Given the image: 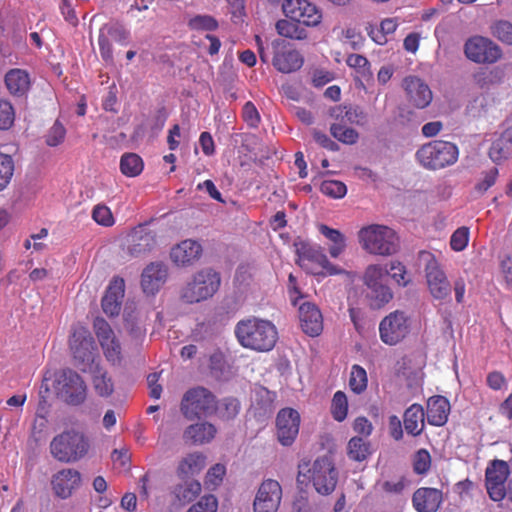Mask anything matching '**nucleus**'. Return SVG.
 <instances>
[{
  "label": "nucleus",
  "instance_id": "9",
  "mask_svg": "<svg viewBox=\"0 0 512 512\" xmlns=\"http://www.w3.org/2000/svg\"><path fill=\"white\" fill-rule=\"evenodd\" d=\"M69 347L75 365L83 372L92 371L95 363V346L89 330L83 326H75L69 340Z\"/></svg>",
  "mask_w": 512,
  "mask_h": 512
},
{
  "label": "nucleus",
  "instance_id": "45",
  "mask_svg": "<svg viewBox=\"0 0 512 512\" xmlns=\"http://www.w3.org/2000/svg\"><path fill=\"white\" fill-rule=\"evenodd\" d=\"M348 413V400L344 392L337 391L331 402V414L333 418L342 422L346 419Z\"/></svg>",
  "mask_w": 512,
  "mask_h": 512
},
{
  "label": "nucleus",
  "instance_id": "16",
  "mask_svg": "<svg viewBox=\"0 0 512 512\" xmlns=\"http://www.w3.org/2000/svg\"><path fill=\"white\" fill-rule=\"evenodd\" d=\"M282 500V487L274 479L264 480L258 488L254 502V512H277Z\"/></svg>",
  "mask_w": 512,
  "mask_h": 512
},
{
  "label": "nucleus",
  "instance_id": "44",
  "mask_svg": "<svg viewBox=\"0 0 512 512\" xmlns=\"http://www.w3.org/2000/svg\"><path fill=\"white\" fill-rule=\"evenodd\" d=\"M15 163L12 156L0 153V192L7 188L12 180Z\"/></svg>",
  "mask_w": 512,
  "mask_h": 512
},
{
  "label": "nucleus",
  "instance_id": "15",
  "mask_svg": "<svg viewBox=\"0 0 512 512\" xmlns=\"http://www.w3.org/2000/svg\"><path fill=\"white\" fill-rule=\"evenodd\" d=\"M299 265L313 275H336L342 272L333 265L320 248H306L299 254Z\"/></svg>",
  "mask_w": 512,
  "mask_h": 512
},
{
  "label": "nucleus",
  "instance_id": "21",
  "mask_svg": "<svg viewBox=\"0 0 512 512\" xmlns=\"http://www.w3.org/2000/svg\"><path fill=\"white\" fill-rule=\"evenodd\" d=\"M202 255L201 244L193 239H186L172 247L170 259L177 267H189Z\"/></svg>",
  "mask_w": 512,
  "mask_h": 512
},
{
  "label": "nucleus",
  "instance_id": "1",
  "mask_svg": "<svg viewBox=\"0 0 512 512\" xmlns=\"http://www.w3.org/2000/svg\"><path fill=\"white\" fill-rule=\"evenodd\" d=\"M235 335L241 346L258 352L272 350L278 339L276 326L258 317L240 320L236 324Z\"/></svg>",
  "mask_w": 512,
  "mask_h": 512
},
{
  "label": "nucleus",
  "instance_id": "38",
  "mask_svg": "<svg viewBox=\"0 0 512 512\" xmlns=\"http://www.w3.org/2000/svg\"><path fill=\"white\" fill-rule=\"evenodd\" d=\"M90 372L93 373V386L97 394L102 397L110 396L114 391V384L107 372L100 368L98 364H95Z\"/></svg>",
  "mask_w": 512,
  "mask_h": 512
},
{
  "label": "nucleus",
  "instance_id": "46",
  "mask_svg": "<svg viewBox=\"0 0 512 512\" xmlns=\"http://www.w3.org/2000/svg\"><path fill=\"white\" fill-rule=\"evenodd\" d=\"M367 383L368 379L365 369L359 365H353L349 379L351 390L356 394H360L366 390Z\"/></svg>",
  "mask_w": 512,
  "mask_h": 512
},
{
  "label": "nucleus",
  "instance_id": "32",
  "mask_svg": "<svg viewBox=\"0 0 512 512\" xmlns=\"http://www.w3.org/2000/svg\"><path fill=\"white\" fill-rule=\"evenodd\" d=\"M217 433L216 427L209 422H199L189 425L183 437L193 444L202 445L211 442Z\"/></svg>",
  "mask_w": 512,
  "mask_h": 512
},
{
  "label": "nucleus",
  "instance_id": "4",
  "mask_svg": "<svg viewBox=\"0 0 512 512\" xmlns=\"http://www.w3.org/2000/svg\"><path fill=\"white\" fill-rule=\"evenodd\" d=\"M361 247L368 253L390 256L398 250L399 241L395 231L388 226L372 224L358 232Z\"/></svg>",
  "mask_w": 512,
  "mask_h": 512
},
{
  "label": "nucleus",
  "instance_id": "33",
  "mask_svg": "<svg viewBox=\"0 0 512 512\" xmlns=\"http://www.w3.org/2000/svg\"><path fill=\"white\" fill-rule=\"evenodd\" d=\"M399 22L396 18H385L380 24L368 25L366 31L370 38L378 45H385L395 33Z\"/></svg>",
  "mask_w": 512,
  "mask_h": 512
},
{
  "label": "nucleus",
  "instance_id": "24",
  "mask_svg": "<svg viewBox=\"0 0 512 512\" xmlns=\"http://www.w3.org/2000/svg\"><path fill=\"white\" fill-rule=\"evenodd\" d=\"M168 268L162 262H152L145 267L141 276V286L148 295H153L159 291L166 282Z\"/></svg>",
  "mask_w": 512,
  "mask_h": 512
},
{
  "label": "nucleus",
  "instance_id": "51",
  "mask_svg": "<svg viewBox=\"0 0 512 512\" xmlns=\"http://www.w3.org/2000/svg\"><path fill=\"white\" fill-rule=\"evenodd\" d=\"M15 121V110L10 101L0 98V130H8Z\"/></svg>",
  "mask_w": 512,
  "mask_h": 512
},
{
  "label": "nucleus",
  "instance_id": "48",
  "mask_svg": "<svg viewBox=\"0 0 512 512\" xmlns=\"http://www.w3.org/2000/svg\"><path fill=\"white\" fill-rule=\"evenodd\" d=\"M320 190L323 194L335 199L343 198L347 193L346 185L338 180L323 181Z\"/></svg>",
  "mask_w": 512,
  "mask_h": 512
},
{
  "label": "nucleus",
  "instance_id": "37",
  "mask_svg": "<svg viewBox=\"0 0 512 512\" xmlns=\"http://www.w3.org/2000/svg\"><path fill=\"white\" fill-rule=\"evenodd\" d=\"M201 484L194 479H185L173 489V495L182 504L189 503L196 499L201 493Z\"/></svg>",
  "mask_w": 512,
  "mask_h": 512
},
{
  "label": "nucleus",
  "instance_id": "59",
  "mask_svg": "<svg viewBox=\"0 0 512 512\" xmlns=\"http://www.w3.org/2000/svg\"><path fill=\"white\" fill-rule=\"evenodd\" d=\"M431 465V457L428 451L421 449L414 456V470L418 474L426 473Z\"/></svg>",
  "mask_w": 512,
  "mask_h": 512
},
{
  "label": "nucleus",
  "instance_id": "3",
  "mask_svg": "<svg viewBox=\"0 0 512 512\" xmlns=\"http://www.w3.org/2000/svg\"><path fill=\"white\" fill-rule=\"evenodd\" d=\"M299 484L311 483L317 493L328 495L332 493L337 483V472L328 457L316 459L311 465H299L297 476Z\"/></svg>",
  "mask_w": 512,
  "mask_h": 512
},
{
  "label": "nucleus",
  "instance_id": "20",
  "mask_svg": "<svg viewBox=\"0 0 512 512\" xmlns=\"http://www.w3.org/2000/svg\"><path fill=\"white\" fill-rule=\"evenodd\" d=\"M300 427V414L292 408L281 409L276 417V435L283 446H290L296 439Z\"/></svg>",
  "mask_w": 512,
  "mask_h": 512
},
{
  "label": "nucleus",
  "instance_id": "27",
  "mask_svg": "<svg viewBox=\"0 0 512 512\" xmlns=\"http://www.w3.org/2000/svg\"><path fill=\"white\" fill-rule=\"evenodd\" d=\"M125 284L120 278L113 279L102 299L103 312L108 316L118 315L124 297Z\"/></svg>",
  "mask_w": 512,
  "mask_h": 512
},
{
  "label": "nucleus",
  "instance_id": "47",
  "mask_svg": "<svg viewBox=\"0 0 512 512\" xmlns=\"http://www.w3.org/2000/svg\"><path fill=\"white\" fill-rule=\"evenodd\" d=\"M330 131L334 138L348 145L356 143L359 138V134L355 129L342 124H332Z\"/></svg>",
  "mask_w": 512,
  "mask_h": 512
},
{
  "label": "nucleus",
  "instance_id": "53",
  "mask_svg": "<svg viewBox=\"0 0 512 512\" xmlns=\"http://www.w3.org/2000/svg\"><path fill=\"white\" fill-rule=\"evenodd\" d=\"M188 25L196 31H213L218 27V22L209 15H196L189 20Z\"/></svg>",
  "mask_w": 512,
  "mask_h": 512
},
{
  "label": "nucleus",
  "instance_id": "31",
  "mask_svg": "<svg viewBox=\"0 0 512 512\" xmlns=\"http://www.w3.org/2000/svg\"><path fill=\"white\" fill-rule=\"evenodd\" d=\"M303 63L302 54L295 49L277 51L273 57V65L281 73L295 72L303 66Z\"/></svg>",
  "mask_w": 512,
  "mask_h": 512
},
{
  "label": "nucleus",
  "instance_id": "63",
  "mask_svg": "<svg viewBox=\"0 0 512 512\" xmlns=\"http://www.w3.org/2000/svg\"><path fill=\"white\" fill-rule=\"evenodd\" d=\"M501 72L499 69L495 68L489 73L486 72H479L474 76V79L477 84H479L481 87H484L487 84L496 83L501 81Z\"/></svg>",
  "mask_w": 512,
  "mask_h": 512
},
{
  "label": "nucleus",
  "instance_id": "55",
  "mask_svg": "<svg viewBox=\"0 0 512 512\" xmlns=\"http://www.w3.org/2000/svg\"><path fill=\"white\" fill-rule=\"evenodd\" d=\"M342 120L359 126H364L368 122L367 113L360 107H349L345 110Z\"/></svg>",
  "mask_w": 512,
  "mask_h": 512
},
{
  "label": "nucleus",
  "instance_id": "17",
  "mask_svg": "<svg viewBox=\"0 0 512 512\" xmlns=\"http://www.w3.org/2000/svg\"><path fill=\"white\" fill-rule=\"evenodd\" d=\"M510 474L507 462L494 460L486 469V489L493 501H501L506 496L505 483Z\"/></svg>",
  "mask_w": 512,
  "mask_h": 512
},
{
  "label": "nucleus",
  "instance_id": "58",
  "mask_svg": "<svg viewBox=\"0 0 512 512\" xmlns=\"http://www.w3.org/2000/svg\"><path fill=\"white\" fill-rule=\"evenodd\" d=\"M66 135V129L58 120L50 128L47 136L46 143L51 147H55L63 142Z\"/></svg>",
  "mask_w": 512,
  "mask_h": 512
},
{
  "label": "nucleus",
  "instance_id": "52",
  "mask_svg": "<svg viewBox=\"0 0 512 512\" xmlns=\"http://www.w3.org/2000/svg\"><path fill=\"white\" fill-rule=\"evenodd\" d=\"M469 239V228L465 226L459 227L450 237V247L455 252H461L468 246Z\"/></svg>",
  "mask_w": 512,
  "mask_h": 512
},
{
  "label": "nucleus",
  "instance_id": "35",
  "mask_svg": "<svg viewBox=\"0 0 512 512\" xmlns=\"http://www.w3.org/2000/svg\"><path fill=\"white\" fill-rule=\"evenodd\" d=\"M5 83L13 95H23L30 87L29 74L22 69H12L5 76Z\"/></svg>",
  "mask_w": 512,
  "mask_h": 512
},
{
  "label": "nucleus",
  "instance_id": "29",
  "mask_svg": "<svg viewBox=\"0 0 512 512\" xmlns=\"http://www.w3.org/2000/svg\"><path fill=\"white\" fill-rule=\"evenodd\" d=\"M512 154V126L496 135L489 149V158L494 163H500Z\"/></svg>",
  "mask_w": 512,
  "mask_h": 512
},
{
  "label": "nucleus",
  "instance_id": "18",
  "mask_svg": "<svg viewBox=\"0 0 512 512\" xmlns=\"http://www.w3.org/2000/svg\"><path fill=\"white\" fill-rule=\"evenodd\" d=\"M156 235L145 226L134 228L126 237L124 250L131 257H141L156 247Z\"/></svg>",
  "mask_w": 512,
  "mask_h": 512
},
{
  "label": "nucleus",
  "instance_id": "62",
  "mask_svg": "<svg viewBox=\"0 0 512 512\" xmlns=\"http://www.w3.org/2000/svg\"><path fill=\"white\" fill-rule=\"evenodd\" d=\"M498 177V169L491 168L483 174L482 179L477 183L476 190L480 193L486 192L490 187H492L496 179Z\"/></svg>",
  "mask_w": 512,
  "mask_h": 512
},
{
  "label": "nucleus",
  "instance_id": "43",
  "mask_svg": "<svg viewBox=\"0 0 512 512\" xmlns=\"http://www.w3.org/2000/svg\"><path fill=\"white\" fill-rule=\"evenodd\" d=\"M387 275L388 270L385 266L380 264H371L364 272L363 282L366 287L384 284V280Z\"/></svg>",
  "mask_w": 512,
  "mask_h": 512
},
{
  "label": "nucleus",
  "instance_id": "7",
  "mask_svg": "<svg viewBox=\"0 0 512 512\" xmlns=\"http://www.w3.org/2000/svg\"><path fill=\"white\" fill-rule=\"evenodd\" d=\"M412 329V319L403 310H395L379 323V338L388 345L395 346L406 339Z\"/></svg>",
  "mask_w": 512,
  "mask_h": 512
},
{
  "label": "nucleus",
  "instance_id": "49",
  "mask_svg": "<svg viewBox=\"0 0 512 512\" xmlns=\"http://www.w3.org/2000/svg\"><path fill=\"white\" fill-rule=\"evenodd\" d=\"M346 63L349 67L355 69L362 77L372 76L370 63L366 57L360 54H351L347 57Z\"/></svg>",
  "mask_w": 512,
  "mask_h": 512
},
{
  "label": "nucleus",
  "instance_id": "11",
  "mask_svg": "<svg viewBox=\"0 0 512 512\" xmlns=\"http://www.w3.org/2000/svg\"><path fill=\"white\" fill-rule=\"evenodd\" d=\"M464 54L472 62L493 64L501 58L502 51L491 39L476 35L466 40Z\"/></svg>",
  "mask_w": 512,
  "mask_h": 512
},
{
  "label": "nucleus",
  "instance_id": "2",
  "mask_svg": "<svg viewBox=\"0 0 512 512\" xmlns=\"http://www.w3.org/2000/svg\"><path fill=\"white\" fill-rule=\"evenodd\" d=\"M221 286L220 273L211 268L204 267L197 270L183 285L180 298L188 304H196L211 299Z\"/></svg>",
  "mask_w": 512,
  "mask_h": 512
},
{
  "label": "nucleus",
  "instance_id": "26",
  "mask_svg": "<svg viewBox=\"0 0 512 512\" xmlns=\"http://www.w3.org/2000/svg\"><path fill=\"white\" fill-rule=\"evenodd\" d=\"M443 501L442 492L436 488H419L412 498L417 512H436Z\"/></svg>",
  "mask_w": 512,
  "mask_h": 512
},
{
  "label": "nucleus",
  "instance_id": "50",
  "mask_svg": "<svg viewBox=\"0 0 512 512\" xmlns=\"http://www.w3.org/2000/svg\"><path fill=\"white\" fill-rule=\"evenodd\" d=\"M92 218L98 225L103 227H111L115 224V218L110 208L104 204L94 206Z\"/></svg>",
  "mask_w": 512,
  "mask_h": 512
},
{
  "label": "nucleus",
  "instance_id": "5",
  "mask_svg": "<svg viewBox=\"0 0 512 512\" xmlns=\"http://www.w3.org/2000/svg\"><path fill=\"white\" fill-rule=\"evenodd\" d=\"M415 156L419 164L424 168L438 170L456 163L459 157V150L451 142L435 140L421 146Z\"/></svg>",
  "mask_w": 512,
  "mask_h": 512
},
{
  "label": "nucleus",
  "instance_id": "36",
  "mask_svg": "<svg viewBox=\"0 0 512 512\" xmlns=\"http://www.w3.org/2000/svg\"><path fill=\"white\" fill-rule=\"evenodd\" d=\"M319 231L328 240V251L331 257L338 258L346 249V237L339 231L321 224Z\"/></svg>",
  "mask_w": 512,
  "mask_h": 512
},
{
  "label": "nucleus",
  "instance_id": "39",
  "mask_svg": "<svg viewBox=\"0 0 512 512\" xmlns=\"http://www.w3.org/2000/svg\"><path fill=\"white\" fill-rule=\"evenodd\" d=\"M276 31L280 36L294 40H305L308 37L307 31L300 27L298 22L291 19H281L277 21Z\"/></svg>",
  "mask_w": 512,
  "mask_h": 512
},
{
  "label": "nucleus",
  "instance_id": "64",
  "mask_svg": "<svg viewBox=\"0 0 512 512\" xmlns=\"http://www.w3.org/2000/svg\"><path fill=\"white\" fill-rule=\"evenodd\" d=\"M243 119L245 122L251 126L256 127L260 121L259 113L252 102L245 103L243 107Z\"/></svg>",
  "mask_w": 512,
  "mask_h": 512
},
{
  "label": "nucleus",
  "instance_id": "56",
  "mask_svg": "<svg viewBox=\"0 0 512 512\" xmlns=\"http://www.w3.org/2000/svg\"><path fill=\"white\" fill-rule=\"evenodd\" d=\"M223 419H232L239 412V402L234 398L223 399L220 405L217 404V411Z\"/></svg>",
  "mask_w": 512,
  "mask_h": 512
},
{
  "label": "nucleus",
  "instance_id": "19",
  "mask_svg": "<svg viewBox=\"0 0 512 512\" xmlns=\"http://www.w3.org/2000/svg\"><path fill=\"white\" fill-rule=\"evenodd\" d=\"M94 331L103 349L104 355L113 365L121 362V346L110 325L103 318H96Z\"/></svg>",
  "mask_w": 512,
  "mask_h": 512
},
{
  "label": "nucleus",
  "instance_id": "23",
  "mask_svg": "<svg viewBox=\"0 0 512 512\" xmlns=\"http://www.w3.org/2000/svg\"><path fill=\"white\" fill-rule=\"evenodd\" d=\"M302 330L309 336H318L323 330V316L312 302H303L298 309Z\"/></svg>",
  "mask_w": 512,
  "mask_h": 512
},
{
  "label": "nucleus",
  "instance_id": "22",
  "mask_svg": "<svg viewBox=\"0 0 512 512\" xmlns=\"http://www.w3.org/2000/svg\"><path fill=\"white\" fill-rule=\"evenodd\" d=\"M51 485L57 497L67 499L80 487L81 474L74 469H63L53 475Z\"/></svg>",
  "mask_w": 512,
  "mask_h": 512
},
{
  "label": "nucleus",
  "instance_id": "25",
  "mask_svg": "<svg viewBox=\"0 0 512 512\" xmlns=\"http://www.w3.org/2000/svg\"><path fill=\"white\" fill-rule=\"evenodd\" d=\"M404 89L409 97V100L417 108H425L432 101V92L428 85L420 78L409 76L404 79Z\"/></svg>",
  "mask_w": 512,
  "mask_h": 512
},
{
  "label": "nucleus",
  "instance_id": "6",
  "mask_svg": "<svg viewBox=\"0 0 512 512\" xmlns=\"http://www.w3.org/2000/svg\"><path fill=\"white\" fill-rule=\"evenodd\" d=\"M180 410L190 421L213 415L217 411L216 396L201 386L191 388L184 393Z\"/></svg>",
  "mask_w": 512,
  "mask_h": 512
},
{
  "label": "nucleus",
  "instance_id": "14",
  "mask_svg": "<svg viewBox=\"0 0 512 512\" xmlns=\"http://www.w3.org/2000/svg\"><path fill=\"white\" fill-rule=\"evenodd\" d=\"M130 31L120 23H107L99 30L98 45L101 57L106 62L113 60L112 41L126 46L129 43Z\"/></svg>",
  "mask_w": 512,
  "mask_h": 512
},
{
  "label": "nucleus",
  "instance_id": "42",
  "mask_svg": "<svg viewBox=\"0 0 512 512\" xmlns=\"http://www.w3.org/2000/svg\"><path fill=\"white\" fill-rule=\"evenodd\" d=\"M143 161L140 156L135 153H127L121 157L120 170L128 177H135L143 170Z\"/></svg>",
  "mask_w": 512,
  "mask_h": 512
},
{
  "label": "nucleus",
  "instance_id": "12",
  "mask_svg": "<svg viewBox=\"0 0 512 512\" xmlns=\"http://www.w3.org/2000/svg\"><path fill=\"white\" fill-rule=\"evenodd\" d=\"M282 10L286 17L307 27H316L322 21V11L307 0H284Z\"/></svg>",
  "mask_w": 512,
  "mask_h": 512
},
{
  "label": "nucleus",
  "instance_id": "10",
  "mask_svg": "<svg viewBox=\"0 0 512 512\" xmlns=\"http://www.w3.org/2000/svg\"><path fill=\"white\" fill-rule=\"evenodd\" d=\"M429 293L435 300H444L451 294V285L439 261L430 252H421Z\"/></svg>",
  "mask_w": 512,
  "mask_h": 512
},
{
  "label": "nucleus",
  "instance_id": "57",
  "mask_svg": "<svg viewBox=\"0 0 512 512\" xmlns=\"http://www.w3.org/2000/svg\"><path fill=\"white\" fill-rule=\"evenodd\" d=\"M218 501L214 495H205L186 512H217Z\"/></svg>",
  "mask_w": 512,
  "mask_h": 512
},
{
  "label": "nucleus",
  "instance_id": "30",
  "mask_svg": "<svg viewBox=\"0 0 512 512\" xmlns=\"http://www.w3.org/2000/svg\"><path fill=\"white\" fill-rule=\"evenodd\" d=\"M450 413V403L443 396H433L427 402V420L434 426L444 425Z\"/></svg>",
  "mask_w": 512,
  "mask_h": 512
},
{
  "label": "nucleus",
  "instance_id": "28",
  "mask_svg": "<svg viewBox=\"0 0 512 512\" xmlns=\"http://www.w3.org/2000/svg\"><path fill=\"white\" fill-rule=\"evenodd\" d=\"M205 465V455L201 452H192L179 460L176 474L182 480L192 479L204 469Z\"/></svg>",
  "mask_w": 512,
  "mask_h": 512
},
{
  "label": "nucleus",
  "instance_id": "40",
  "mask_svg": "<svg viewBox=\"0 0 512 512\" xmlns=\"http://www.w3.org/2000/svg\"><path fill=\"white\" fill-rule=\"evenodd\" d=\"M371 454L369 441L362 437H352L347 444V455L349 459L357 462L365 461Z\"/></svg>",
  "mask_w": 512,
  "mask_h": 512
},
{
  "label": "nucleus",
  "instance_id": "8",
  "mask_svg": "<svg viewBox=\"0 0 512 512\" xmlns=\"http://www.w3.org/2000/svg\"><path fill=\"white\" fill-rule=\"evenodd\" d=\"M88 450V443L78 432L69 431L56 436L50 444L54 458L61 462H74L81 459Z\"/></svg>",
  "mask_w": 512,
  "mask_h": 512
},
{
  "label": "nucleus",
  "instance_id": "61",
  "mask_svg": "<svg viewBox=\"0 0 512 512\" xmlns=\"http://www.w3.org/2000/svg\"><path fill=\"white\" fill-rule=\"evenodd\" d=\"M388 274L400 286H406L409 282L406 278V269L400 262H391Z\"/></svg>",
  "mask_w": 512,
  "mask_h": 512
},
{
  "label": "nucleus",
  "instance_id": "41",
  "mask_svg": "<svg viewBox=\"0 0 512 512\" xmlns=\"http://www.w3.org/2000/svg\"><path fill=\"white\" fill-rule=\"evenodd\" d=\"M368 288V298L371 301V306L374 308H381L389 303L393 298L391 289L385 284H378Z\"/></svg>",
  "mask_w": 512,
  "mask_h": 512
},
{
  "label": "nucleus",
  "instance_id": "13",
  "mask_svg": "<svg viewBox=\"0 0 512 512\" xmlns=\"http://www.w3.org/2000/svg\"><path fill=\"white\" fill-rule=\"evenodd\" d=\"M55 389L57 394L70 404H79L86 396L84 381L72 370H63L57 375Z\"/></svg>",
  "mask_w": 512,
  "mask_h": 512
},
{
  "label": "nucleus",
  "instance_id": "34",
  "mask_svg": "<svg viewBox=\"0 0 512 512\" xmlns=\"http://www.w3.org/2000/svg\"><path fill=\"white\" fill-rule=\"evenodd\" d=\"M425 426V413L419 404H412L404 413V427L407 433L418 436Z\"/></svg>",
  "mask_w": 512,
  "mask_h": 512
},
{
  "label": "nucleus",
  "instance_id": "54",
  "mask_svg": "<svg viewBox=\"0 0 512 512\" xmlns=\"http://www.w3.org/2000/svg\"><path fill=\"white\" fill-rule=\"evenodd\" d=\"M492 34L499 41L512 45V23L506 20H500L492 26Z\"/></svg>",
  "mask_w": 512,
  "mask_h": 512
},
{
  "label": "nucleus",
  "instance_id": "60",
  "mask_svg": "<svg viewBox=\"0 0 512 512\" xmlns=\"http://www.w3.org/2000/svg\"><path fill=\"white\" fill-rule=\"evenodd\" d=\"M226 473V468L222 464H216L211 467L207 474L205 482L207 485L212 487H217L223 480V477Z\"/></svg>",
  "mask_w": 512,
  "mask_h": 512
}]
</instances>
